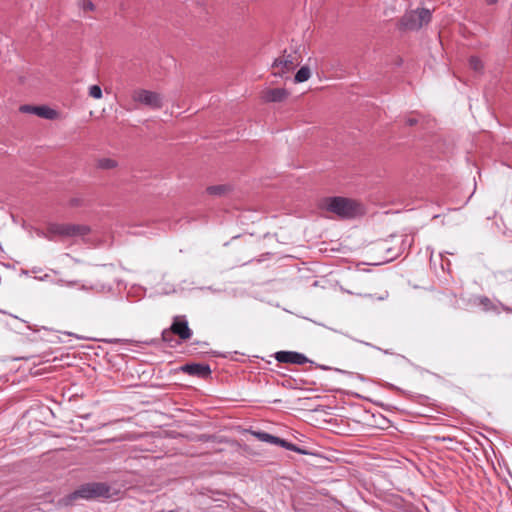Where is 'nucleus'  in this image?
<instances>
[{
    "label": "nucleus",
    "instance_id": "nucleus-30",
    "mask_svg": "<svg viewBox=\"0 0 512 512\" xmlns=\"http://www.w3.org/2000/svg\"><path fill=\"white\" fill-rule=\"evenodd\" d=\"M72 205H78V200H72Z\"/></svg>",
    "mask_w": 512,
    "mask_h": 512
},
{
    "label": "nucleus",
    "instance_id": "nucleus-4",
    "mask_svg": "<svg viewBox=\"0 0 512 512\" xmlns=\"http://www.w3.org/2000/svg\"><path fill=\"white\" fill-rule=\"evenodd\" d=\"M192 335V330L188 326V322H171L168 329L162 331V339L168 343L170 347H175L179 341L175 339L177 336L180 340L189 339Z\"/></svg>",
    "mask_w": 512,
    "mask_h": 512
},
{
    "label": "nucleus",
    "instance_id": "nucleus-6",
    "mask_svg": "<svg viewBox=\"0 0 512 512\" xmlns=\"http://www.w3.org/2000/svg\"><path fill=\"white\" fill-rule=\"evenodd\" d=\"M431 21V12L422 8L406 13L401 20V24L405 29L418 30L423 25Z\"/></svg>",
    "mask_w": 512,
    "mask_h": 512
},
{
    "label": "nucleus",
    "instance_id": "nucleus-3",
    "mask_svg": "<svg viewBox=\"0 0 512 512\" xmlns=\"http://www.w3.org/2000/svg\"><path fill=\"white\" fill-rule=\"evenodd\" d=\"M110 496V487L103 482H89L79 486L74 492L63 498L65 505H71L76 499L93 500Z\"/></svg>",
    "mask_w": 512,
    "mask_h": 512
},
{
    "label": "nucleus",
    "instance_id": "nucleus-31",
    "mask_svg": "<svg viewBox=\"0 0 512 512\" xmlns=\"http://www.w3.org/2000/svg\"><path fill=\"white\" fill-rule=\"evenodd\" d=\"M382 351H383L385 354H392V352H391V351H389V350H382Z\"/></svg>",
    "mask_w": 512,
    "mask_h": 512
},
{
    "label": "nucleus",
    "instance_id": "nucleus-23",
    "mask_svg": "<svg viewBox=\"0 0 512 512\" xmlns=\"http://www.w3.org/2000/svg\"><path fill=\"white\" fill-rule=\"evenodd\" d=\"M326 329H329L333 332H336V333H340V334H343V335H347L344 331H342L341 329H338L336 327H332V326H326V325H323Z\"/></svg>",
    "mask_w": 512,
    "mask_h": 512
},
{
    "label": "nucleus",
    "instance_id": "nucleus-15",
    "mask_svg": "<svg viewBox=\"0 0 512 512\" xmlns=\"http://www.w3.org/2000/svg\"><path fill=\"white\" fill-rule=\"evenodd\" d=\"M311 76V71L308 66H302L295 74L294 81L296 83H302L307 81Z\"/></svg>",
    "mask_w": 512,
    "mask_h": 512
},
{
    "label": "nucleus",
    "instance_id": "nucleus-12",
    "mask_svg": "<svg viewBox=\"0 0 512 512\" xmlns=\"http://www.w3.org/2000/svg\"><path fill=\"white\" fill-rule=\"evenodd\" d=\"M252 435L254 437H256L258 440L262 441V442L270 443V444H273V445H277L278 444L279 437L274 436L272 434H269L267 432H264V431H253Z\"/></svg>",
    "mask_w": 512,
    "mask_h": 512
},
{
    "label": "nucleus",
    "instance_id": "nucleus-27",
    "mask_svg": "<svg viewBox=\"0 0 512 512\" xmlns=\"http://www.w3.org/2000/svg\"><path fill=\"white\" fill-rule=\"evenodd\" d=\"M106 342L108 343H116L118 341H120L119 339H108V340H105Z\"/></svg>",
    "mask_w": 512,
    "mask_h": 512
},
{
    "label": "nucleus",
    "instance_id": "nucleus-2",
    "mask_svg": "<svg viewBox=\"0 0 512 512\" xmlns=\"http://www.w3.org/2000/svg\"><path fill=\"white\" fill-rule=\"evenodd\" d=\"M323 207L341 219H353L364 214V206L357 200L334 196L324 200Z\"/></svg>",
    "mask_w": 512,
    "mask_h": 512
},
{
    "label": "nucleus",
    "instance_id": "nucleus-21",
    "mask_svg": "<svg viewBox=\"0 0 512 512\" xmlns=\"http://www.w3.org/2000/svg\"><path fill=\"white\" fill-rule=\"evenodd\" d=\"M82 6L84 10L92 11L94 9V4L89 0H83Z\"/></svg>",
    "mask_w": 512,
    "mask_h": 512
},
{
    "label": "nucleus",
    "instance_id": "nucleus-11",
    "mask_svg": "<svg viewBox=\"0 0 512 512\" xmlns=\"http://www.w3.org/2000/svg\"><path fill=\"white\" fill-rule=\"evenodd\" d=\"M288 95V91L284 88H272L263 91L261 97L265 102H282Z\"/></svg>",
    "mask_w": 512,
    "mask_h": 512
},
{
    "label": "nucleus",
    "instance_id": "nucleus-26",
    "mask_svg": "<svg viewBox=\"0 0 512 512\" xmlns=\"http://www.w3.org/2000/svg\"><path fill=\"white\" fill-rule=\"evenodd\" d=\"M172 320L178 321V320H185L183 316H174Z\"/></svg>",
    "mask_w": 512,
    "mask_h": 512
},
{
    "label": "nucleus",
    "instance_id": "nucleus-16",
    "mask_svg": "<svg viewBox=\"0 0 512 512\" xmlns=\"http://www.w3.org/2000/svg\"><path fill=\"white\" fill-rule=\"evenodd\" d=\"M469 66L476 73H483L484 64L483 61L477 56H471L469 58Z\"/></svg>",
    "mask_w": 512,
    "mask_h": 512
},
{
    "label": "nucleus",
    "instance_id": "nucleus-19",
    "mask_svg": "<svg viewBox=\"0 0 512 512\" xmlns=\"http://www.w3.org/2000/svg\"><path fill=\"white\" fill-rule=\"evenodd\" d=\"M228 190V187L226 185H215V186H209L207 188V192L210 195H222Z\"/></svg>",
    "mask_w": 512,
    "mask_h": 512
},
{
    "label": "nucleus",
    "instance_id": "nucleus-17",
    "mask_svg": "<svg viewBox=\"0 0 512 512\" xmlns=\"http://www.w3.org/2000/svg\"><path fill=\"white\" fill-rule=\"evenodd\" d=\"M478 303L485 311L497 310V306L488 297H479Z\"/></svg>",
    "mask_w": 512,
    "mask_h": 512
},
{
    "label": "nucleus",
    "instance_id": "nucleus-1",
    "mask_svg": "<svg viewBox=\"0 0 512 512\" xmlns=\"http://www.w3.org/2000/svg\"><path fill=\"white\" fill-rule=\"evenodd\" d=\"M9 330L13 332L17 341L31 344H59L66 342L64 337H76L83 340H99L98 338L77 335L72 332L53 330L45 326H38L30 322H10Z\"/></svg>",
    "mask_w": 512,
    "mask_h": 512
},
{
    "label": "nucleus",
    "instance_id": "nucleus-7",
    "mask_svg": "<svg viewBox=\"0 0 512 512\" xmlns=\"http://www.w3.org/2000/svg\"><path fill=\"white\" fill-rule=\"evenodd\" d=\"M132 100L154 110L161 109L163 106L162 95L158 92L146 89L134 90L132 93Z\"/></svg>",
    "mask_w": 512,
    "mask_h": 512
},
{
    "label": "nucleus",
    "instance_id": "nucleus-10",
    "mask_svg": "<svg viewBox=\"0 0 512 512\" xmlns=\"http://www.w3.org/2000/svg\"><path fill=\"white\" fill-rule=\"evenodd\" d=\"M181 370L188 375L201 378H206L211 374L210 366L201 363H187L181 367Z\"/></svg>",
    "mask_w": 512,
    "mask_h": 512
},
{
    "label": "nucleus",
    "instance_id": "nucleus-24",
    "mask_svg": "<svg viewBox=\"0 0 512 512\" xmlns=\"http://www.w3.org/2000/svg\"><path fill=\"white\" fill-rule=\"evenodd\" d=\"M388 296H389L388 291H384L382 294H380L379 296L375 297V299L382 301V300L387 299Z\"/></svg>",
    "mask_w": 512,
    "mask_h": 512
},
{
    "label": "nucleus",
    "instance_id": "nucleus-9",
    "mask_svg": "<svg viewBox=\"0 0 512 512\" xmlns=\"http://www.w3.org/2000/svg\"><path fill=\"white\" fill-rule=\"evenodd\" d=\"M274 357L280 363L303 365L311 362L304 354L295 351H278Z\"/></svg>",
    "mask_w": 512,
    "mask_h": 512
},
{
    "label": "nucleus",
    "instance_id": "nucleus-14",
    "mask_svg": "<svg viewBox=\"0 0 512 512\" xmlns=\"http://www.w3.org/2000/svg\"><path fill=\"white\" fill-rule=\"evenodd\" d=\"M277 446L283 447L289 451L297 452L299 454H307V452L304 449L280 437Z\"/></svg>",
    "mask_w": 512,
    "mask_h": 512
},
{
    "label": "nucleus",
    "instance_id": "nucleus-25",
    "mask_svg": "<svg viewBox=\"0 0 512 512\" xmlns=\"http://www.w3.org/2000/svg\"><path fill=\"white\" fill-rule=\"evenodd\" d=\"M416 122L417 121L415 119H412V118L408 119V121H407L408 125H410V126L416 124Z\"/></svg>",
    "mask_w": 512,
    "mask_h": 512
},
{
    "label": "nucleus",
    "instance_id": "nucleus-13",
    "mask_svg": "<svg viewBox=\"0 0 512 512\" xmlns=\"http://www.w3.org/2000/svg\"><path fill=\"white\" fill-rule=\"evenodd\" d=\"M33 114L45 119H54L56 111L46 106H38V108H33Z\"/></svg>",
    "mask_w": 512,
    "mask_h": 512
},
{
    "label": "nucleus",
    "instance_id": "nucleus-20",
    "mask_svg": "<svg viewBox=\"0 0 512 512\" xmlns=\"http://www.w3.org/2000/svg\"><path fill=\"white\" fill-rule=\"evenodd\" d=\"M89 96L94 99H100L102 97V89L99 85H92L89 87Z\"/></svg>",
    "mask_w": 512,
    "mask_h": 512
},
{
    "label": "nucleus",
    "instance_id": "nucleus-8",
    "mask_svg": "<svg viewBox=\"0 0 512 512\" xmlns=\"http://www.w3.org/2000/svg\"><path fill=\"white\" fill-rule=\"evenodd\" d=\"M90 231L86 225L78 224H50L48 232L62 237L84 236Z\"/></svg>",
    "mask_w": 512,
    "mask_h": 512
},
{
    "label": "nucleus",
    "instance_id": "nucleus-22",
    "mask_svg": "<svg viewBox=\"0 0 512 512\" xmlns=\"http://www.w3.org/2000/svg\"><path fill=\"white\" fill-rule=\"evenodd\" d=\"M33 108H38V106L23 105L20 107V111L27 112V113H33Z\"/></svg>",
    "mask_w": 512,
    "mask_h": 512
},
{
    "label": "nucleus",
    "instance_id": "nucleus-18",
    "mask_svg": "<svg viewBox=\"0 0 512 512\" xmlns=\"http://www.w3.org/2000/svg\"><path fill=\"white\" fill-rule=\"evenodd\" d=\"M116 165V161L110 158H102L97 161V167L101 169H112Z\"/></svg>",
    "mask_w": 512,
    "mask_h": 512
},
{
    "label": "nucleus",
    "instance_id": "nucleus-28",
    "mask_svg": "<svg viewBox=\"0 0 512 512\" xmlns=\"http://www.w3.org/2000/svg\"><path fill=\"white\" fill-rule=\"evenodd\" d=\"M498 0H486L487 4L489 5H493L497 2Z\"/></svg>",
    "mask_w": 512,
    "mask_h": 512
},
{
    "label": "nucleus",
    "instance_id": "nucleus-5",
    "mask_svg": "<svg viewBox=\"0 0 512 512\" xmlns=\"http://www.w3.org/2000/svg\"><path fill=\"white\" fill-rule=\"evenodd\" d=\"M301 62L300 56L296 51L287 53L286 51L282 56L276 58L272 64L274 69L273 75L282 77L284 74L292 71Z\"/></svg>",
    "mask_w": 512,
    "mask_h": 512
},
{
    "label": "nucleus",
    "instance_id": "nucleus-29",
    "mask_svg": "<svg viewBox=\"0 0 512 512\" xmlns=\"http://www.w3.org/2000/svg\"><path fill=\"white\" fill-rule=\"evenodd\" d=\"M197 344L202 345V346H207L208 345L207 342H197Z\"/></svg>",
    "mask_w": 512,
    "mask_h": 512
}]
</instances>
